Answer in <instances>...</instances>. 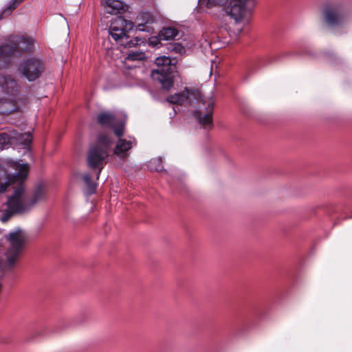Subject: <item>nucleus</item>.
Listing matches in <instances>:
<instances>
[{
  "label": "nucleus",
  "mask_w": 352,
  "mask_h": 352,
  "mask_svg": "<svg viewBox=\"0 0 352 352\" xmlns=\"http://www.w3.org/2000/svg\"><path fill=\"white\" fill-rule=\"evenodd\" d=\"M155 63L158 68L152 71V78L158 81L163 88L169 90L173 85V74L176 69L175 63H173L172 58L168 56L156 58Z\"/></svg>",
  "instance_id": "39448f33"
},
{
  "label": "nucleus",
  "mask_w": 352,
  "mask_h": 352,
  "mask_svg": "<svg viewBox=\"0 0 352 352\" xmlns=\"http://www.w3.org/2000/svg\"><path fill=\"white\" fill-rule=\"evenodd\" d=\"M24 0H11L0 12V19H2L12 12V11Z\"/></svg>",
  "instance_id": "412c9836"
},
{
  "label": "nucleus",
  "mask_w": 352,
  "mask_h": 352,
  "mask_svg": "<svg viewBox=\"0 0 352 352\" xmlns=\"http://www.w3.org/2000/svg\"><path fill=\"white\" fill-rule=\"evenodd\" d=\"M98 122L102 126L112 128L117 137H122L124 135V122L118 120L113 113L108 111L102 112L98 116Z\"/></svg>",
  "instance_id": "9d476101"
},
{
  "label": "nucleus",
  "mask_w": 352,
  "mask_h": 352,
  "mask_svg": "<svg viewBox=\"0 0 352 352\" xmlns=\"http://www.w3.org/2000/svg\"><path fill=\"white\" fill-rule=\"evenodd\" d=\"M129 30H130L119 28H109V34L117 43L126 48H130L136 46L140 40L138 37L129 39V36H127V32Z\"/></svg>",
  "instance_id": "9b49d317"
},
{
  "label": "nucleus",
  "mask_w": 352,
  "mask_h": 352,
  "mask_svg": "<svg viewBox=\"0 0 352 352\" xmlns=\"http://www.w3.org/2000/svg\"><path fill=\"white\" fill-rule=\"evenodd\" d=\"M112 144L111 138L104 134L99 135L96 144L90 147L87 154V165L93 169H97L96 179L107 164L109 151Z\"/></svg>",
  "instance_id": "20e7f679"
},
{
  "label": "nucleus",
  "mask_w": 352,
  "mask_h": 352,
  "mask_svg": "<svg viewBox=\"0 0 352 352\" xmlns=\"http://www.w3.org/2000/svg\"><path fill=\"white\" fill-rule=\"evenodd\" d=\"M254 6L255 2L249 1L247 3L241 0H232L227 8L226 12L234 19L236 23H239L248 19Z\"/></svg>",
  "instance_id": "1a4fd4ad"
},
{
  "label": "nucleus",
  "mask_w": 352,
  "mask_h": 352,
  "mask_svg": "<svg viewBox=\"0 0 352 352\" xmlns=\"http://www.w3.org/2000/svg\"><path fill=\"white\" fill-rule=\"evenodd\" d=\"M292 54H293V52H285V53L282 54L281 56H292Z\"/></svg>",
  "instance_id": "c756f323"
},
{
  "label": "nucleus",
  "mask_w": 352,
  "mask_h": 352,
  "mask_svg": "<svg viewBox=\"0 0 352 352\" xmlns=\"http://www.w3.org/2000/svg\"><path fill=\"white\" fill-rule=\"evenodd\" d=\"M241 31H242V27L237 28H236V32H234V34L236 36H237V35H239L241 33Z\"/></svg>",
  "instance_id": "c85d7f7f"
},
{
  "label": "nucleus",
  "mask_w": 352,
  "mask_h": 352,
  "mask_svg": "<svg viewBox=\"0 0 352 352\" xmlns=\"http://www.w3.org/2000/svg\"><path fill=\"white\" fill-rule=\"evenodd\" d=\"M14 43H6L0 47V58L6 63L10 62L12 58L19 56L20 52H32L34 50V41L30 37L14 36Z\"/></svg>",
  "instance_id": "423d86ee"
},
{
  "label": "nucleus",
  "mask_w": 352,
  "mask_h": 352,
  "mask_svg": "<svg viewBox=\"0 0 352 352\" xmlns=\"http://www.w3.org/2000/svg\"><path fill=\"white\" fill-rule=\"evenodd\" d=\"M200 4H205L208 8L225 5L228 0H199Z\"/></svg>",
  "instance_id": "bb28decb"
},
{
  "label": "nucleus",
  "mask_w": 352,
  "mask_h": 352,
  "mask_svg": "<svg viewBox=\"0 0 352 352\" xmlns=\"http://www.w3.org/2000/svg\"><path fill=\"white\" fill-rule=\"evenodd\" d=\"M15 97L0 100V114H9L16 109L14 102Z\"/></svg>",
  "instance_id": "dca6fc26"
},
{
  "label": "nucleus",
  "mask_w": 352,
  "mask_h": 352,
  "mask_svg": "<svg viewBox=\"0 0 352 352\" xmlns=\"http://www.w3.org/2000/svg\"><path fill=\"white\" fill-rule=\"evenodd\" d=\"M44 196V191L42 185H38L30 197L28 196V204L30 208L36 204L39 200H41Z\"/></svg>",
  "instance_id": "6ab92c4d"
},
{
  "label": "nucleus",
  "mask_w": 352,
  "mask_h": 352,
  "mask_svg": "<svg viewBox=\"0 0 352 352\" xmlns=\"http://www.w3.org/2000/svg\"><path fill=\"white\" fill-rule=\"evenodd\" d=\"M0 87L10 98L14 97L19 91L16 81L10 75L0 76Z\"/></svg>",
  "instance_id": "ddd939ff"
},
{
  "label": "nucleus",
  "mask_w": 352,
  "mask_h": 352,
  "mask_svg": "<svg viewBox=\"0 0 352 352\" xmlns=\"http://www.w3.org/2000/svg\"><path fill=\"white\" fill-rule=\"evenodd\" d=\"M137 19L142 21L141 23H138V29L141 31L145 30L144 28V24H149L153 21L152 17L148 12H140L138 14Z\"/></svg>",
  "instance_id": "4be33fe9"
},
{
  "label": "nucleus",
  "mask_w": 352,
  "mask_h": 352,
  "mask_svg": "<svg viewBox=\"0 0 352 352\" xmlns=\"http://www.w3.org/2000/svg\"><path fill=\"white\" fill-rule=\"evenodd\" d=\"M10 145V130L8 132H0V151L9 148Z\"/></svg>",
  "instance_id": "5701e85b"
},
{
  "label": "nucleus",
  "mask_w": 352,
  "mask_h": 352,
  "mask_svg": "<svg viewBox=\"0 0 352 352\" xmlns=\"http://www.w3.org/2000/svg\"><path fill=\"white\" fill-rule=\"evenodd\" d=\"M148 167L151 170L162 171L163 170L162 159L157 157L153 159L148 162Z\"/></svg>",
  "instance_id": "a878e982"
},
{
  "label": "nucleus",
  "mask_w": 352,
  "mask_h": 352,
  "mask_svg": "<svg viewBox=\"0 0 352 352\" xmlns=\"http://www.w3.org/2000/svg\"><path fill=\"white\" fill-rule=\"evenodd\" d=\"M12 146L22 145L25 147L30 146L32 140L30 132L19 133L15 130H10Z\"/></svg>",
  "instance_id": "4468645a"
},
{
  "label": "nucleus",
  "mask_w": 352,
  "mask_h": 352,
  "mask_svg": "<svg viewBox=\"0 0 352 352\" xmlns=\"http://www.w3.org/2000/svg\"><path fill=\"white\" fill-rule=\"evenodd\" d=\"M114 148V154L120 158H125L129 155V151L137 144L133 137H129L128 139L119 137Z\"/></svg>",
  "instance_id": "f8f14e48"
},
{
  "label": "nucleus",
  "mask_w": 352,
  "mask_h": 352,
  "mask_svg": "<svg viewBox=\"0 0 352 352\" xmlns=\"http://www.w3.org/2000/svg\"><path fill=\"white\" fill-rule=\"evenodd\" d=\"M179 34V31L175 28H164L158 33L159 38L162 41H170L174 39Z\"/></svg>",
  "instance_id": "a211bd4d"
},
{
  "label": "nucleus",
  "mask_w": 352,
  "mask_h": 352,
  "mask_svg": "<svg viewBox=\"0 0 352 352\" xmlns=\"http://www.w3.org/2000/svg\"><path fill=\"white\" fill-rule=\"evenodd\" d=\"M44 69L43 63L36 57L25 58L20 64L19 68L21 74L30 82L38 78L44 72Z\"/></svg>",
  "instance_id": "6e6552de"
},
{
  "label": "nucleus",
  "mask_w": 352,
  "mask_h": 352,
  "mask_svg": "<svg viewBox=\"0 0 352 352\" xmlns=\"http://www.w3.org/2000/svg\"><path fill=\"white\" fill-rule=\"evenodd\" d=\"M146 58L144 52L139 50H131L128 54L126 59L129 60H142Z\"/></svg>",
  "instance_id": "b1692460"
},
{
  "label": "nucleus",
  "mask_w": 352,
  "mask_h": 352,
  "mask_svg": "<svg viewBox=\"0 0 352 352\" xmlns=\"http://www.w3.org/2000/svg\"><path fill=\"white\" fill-rule=\"evenodd\" d=\"M166 101L171 104H183L187 102L196 109L194 114L201 126L205 129L212 128L214 100L212 98L204 100L199 92L185 88L184 91L168 96Z\"/></svg>",
  "instance_id": "f03ea898"
},
{
  "label": "nucleus",
  "mask_w": 352,
  "mask_h": 352,
  "mask_svg": "<svg viewBox=\"0 0 352 352\" xmlns=\"http://www.w3.org/2000/svg\"><path fill=\"white\" fill-rule=\"evenodd\" d=\"M82 179L86 185L85 193L87 195H91L94 194L97 189V184L92 182L91 179V175L89 173H85L82 176Z\"/></svg>",
  "instance_id": "aec40b11"
},
{
  "label": "nucleus",
  "mask_w": 352,
  "mask_h": 352,
  "mask_svg": "<svg viewBox=\"0 0 352 352\" xmlns=\"http://www.w3.org/2000/svg\"><path fill=\"white\" fill-rule=\"evenodd\" d=\"M28 171L27 163H20L10 158L0 160V193L6 192L11 185L14 189L13 194L6 201L1 218L2 221H7L13 214H24L31 210L24 187Z\"/></svg>",
  "instance_id": "f257e3e1"
},
{
  "label": "nucleus",
  "mask_w": 352,
  "mask_h": 352,
  "mask_svg": "<svg viewBox=\"0 0 352 352\" xmlns=\"http://www.w3.org/2000/svg\"><path fill=\"white\" fill-rule=\"evenodd\" d=\"M349 18V12L346 4L341 1L324 2L320 10L319 19L326 27L330 28H343Z\"/></svg>",
  "instance_id": "7ed1b4c3"
},
{
  "label": "nucleus",
  "mask_w": 352,
  "mask_h": 352,
  "mask_svg": "<svg viewBox=\"0 0 352 352\" xmlns=\"http://www.w3.org/2000/svg\"><path fill=\"white\" fill-rule=\"evenodd\" d=\"M166 48L169 52L179 54H183L186 52L184 47L179 43H170L167 45Z\"/></svg>",
  "instance_id": "393cba45"
},
{
  "label": "nucleus",
  "mask_w": 352,
  "mask_h": 352,
  "mask_svg": "<svg viewBox=\"0 0 352 352\" xmlns=\"http://www.w3.org/2000/svg\"><path fill=\"white\" fill-rule=\"evenodd\" d=\"M162 40H160L159 38V35L157 36V37H152L149 39V43L150 45H151L153 47H160L161 45H159L160 44V41Z\"/></svg>",
  "instance_id": "cd10ccee"
},
{
  "label": "nucleus",
  "mask_w": 352,
  "mask_h": 352,
  "mask_svg": "<svg viewBox=\"0 0 352 352\" xmlns=\"http://www.w3.org/2000/svg\"><path fill=\"white\" fill-rule=\"evenodd\" d=\"M7 239L10 245L5 253L6 265L11 268L14 267L19 260L27 241V236L23 230L17 229L10 232Z\"/></svg>",
  "instance_id": "0eeeda50"
},
{
  "label": "nucleus",
  "mask_w": 352,
  "mask_h": 352,
  "mask_svg": "<svg viewBox=\"0 0 352 352\" xmlns=\"http://www.w3.org/2000/svg\"><path fill=\"white\" fill-rule=\"evenodd\" d=\"M102 5L104 11L111 14H116L124 10V3L121 0H104Z\"/></svg>",
  "instance_id": "2eb2a0df"
},
{
  "label": "nucleus",
  "mask_w": 352,
  "mask_h": 352,
  "mask_svg": "<svg viewBox=\"0 0 352 352\" xmlns=\"http://www.w3.org/2000/svg\"><path fill=\"white\" fill-rule=\"evenodd\" d=\"M133 28V23L127 21L122 16H118L112 19L109 28H119L124 30H131Z\"/></svg>",
  "instance_id": "f3484780"
}]
</instances>
